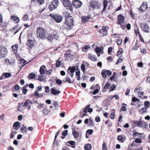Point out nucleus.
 Returning <instances> with one entry per match:
<instances>
[{
	"mask_svg": "<svg viewBox=\"0 0 150 150\" xmlns=\"http://www.w3.org/2000/svg\"><path fill=\"white\" fill-rule=\"evenodd\" d=\"M37 37L42 39H44L46 38L47 33L44 28L42 27H39L37 29Z\"/></svg>",
	"mask_w": 150,
	"mask_h": 150,
	"instance_id": "obj_1",
	"label": "nucleus"
},
{
	"mask_svg": "<svg viewBox=\"0 0 150 150\" xmlns=\"http://www.w3.org/2000/svg\"><path fill=\"white\" fill-rule=\"evenodd\" d=\"M59 32L54 30L53 33L49 34L47 37V39L51 41H52L53 39L58 40L59 38Z\"/></svg>",
	"mask_w": 150,
	"mask_h": 150,
	"instance_id": "obj_2",
	"label": "nucleus"
},
{
	"mask_svg": "<svg viewBox=\"0 0 150 150\" xmlns=\"http://www.w3.org/2000/svg\"><path fill=\"white\" fill-rule=\"evenodd\" d=\"M65 24L69 27V29L71 28L74 24L72 17L70 16H67L65 19Z\"/></svg>",
	"mask_w": 150,
	"mask_h": 150,
	"instance_id": "obj_3",
	"label": "nucleus"
},
{
	"mask_svg": "<svg viewBox=\"0 0 150 150\" xmlns=\"http://www.w3.org/2000/svg\"><path fill=\"white\" fill-rule=\"evenodd\" d=\"M118 22L121 26L122 28L124 29L125 28V25L124 23V17L121 15H119L118 16Z\"/></svg>",
	"mask_w": 150,
	"mask_h": 150,
	"instance_id": "obj_4",
	"label": "nucleus"
},
{
	"mask_svg": "<svg viewBox=\"0 0 150 150\" xmlns=\"http://www.w3.org/2000/svg\"><path fill=\"white\" fill-rule=\"evenodd\" d=\"M62 1L63 4L67 9L71 11H73L72 6L69 0H62Z\"/></svg>",
	"mask_w": 150,
	"mask_h": 150,
	"instance_id": "obj_5",
	"label": "nucleus"
},
{
	"mask_svg": "<svg viewBox=\"0 0 150 150\" xmlns=\"http://www.w3.org/2000/svg\"><path fill=\"white\" fill-rule=\"evenodd\" d=\"M7 53L6 48L4 47L0 46V59L5 57Z\"/></svg>",
	"mask_w": 150,
	"mask_h": 150,
	"instance_id": "obj_6",
	"label": "nucleus"
},
{
	"mask_svg": "<svg viewBox=\"0 0 150 150\" xmlns=\"http://www.w3.org/2000/svg\"><path fill=\"white\" fill-rule=\"evenodd\" d=\"M59 1L58 0H53L49 6V8L50 11H52L54 9L57 8L59 5Z\"/></svg>",
	"mask_w": 150,
	"mask_h": 150,
	"instance_id": "obj_7",
	"label": "nucleus"
},
{
	"mask_svg": "<svg viewBox=\"0 0 150 150\" xmlns=\"http://www.w3.org/2000/svg\"><path fill=\"white\" fill-rule=\"evenodd\" d=\"M100 6V4L99 2L95 1H91L90 4V6L93 9H98Z\"/></svg>",
	"mask_w": 150,
	"mask_h": 150,
	"instance_id": "obj_8",
	"label": "nucleus"
},
{
	"mask_svg": "<svg viewBox=\"0 0 150 150\" xmlns=\"http://www.w3.org/2000/svg\"><path fill=\"white\" fill-rule=\"evenodd\" d=\"M28 42L27 43V45L28 46L32 47L34 45L35 40L32 38V36L28 35Z\"/></svg>",
	"mask_w": 150,
	"mask_h": 150,
	"instance_id": "obj_9",
	"label": "nucleus"
},
{
	"mask_svg": "<svg viewBox=\"0 0 150 150\" xmlns=\"http://www.w3.org/2000/svg\"><path fill=\"white\" fill-rule=\"evenodd\" d=\"M50 16H52L56 22L57 23L60 22L63 19V17L62 16L59 15H53L52 16V14H50Z\"/></svg>",
	"mask_w": 150,
	"mask_h": 150,
	"instance_id": "obj_10",
	"label": "nucleus"
},
{
	"mask_svg": "<svg viewBox=\"0 0 150 150\" xmlns=\"http://www.w3.org/2000/svg\"><path fill=\"white\" fill-rule=\"evenodd\" d=\"M140 27L142 30L144 32L148 33L149 31V27L148 24L146 23H141Z\"/></svg>",
	"mask_w": 150,
	"mask_h": 150,
	"instance_id": "obj_11",
	"label": "nucleus"
},
{
	"mask_svg": "<svg viewBox=\"0 0 150 150\" xmlns=\"http://www.w3.org/2000/svg\"><path fill=\"white\" fill-rule=\"evenodd\" d=\"M72 3L74 7L77 8H80L82 5V2L78 0H74Z\"/></svg>",
	"mask_w": 150,
	"mask_h": 150,
	"instance_id": "obj_12",
	"label": "nucleus"
},
{
	"mask_svg": "<svg viewBox=\"0 0 150 150\" xmlns=\"http://www.w3.org/2000/svg\"><path fill=\"white\" fill-rule=\"evenodd\" d=\"M75 67H69L67 70L68 73L71 76V77L72 78L74 73L75 70Z\"/></svg>",
	"mask_w": 150,
	"mask_h": 150,
	"instance_id": "obj_13",
	"label": "nucleus"
},
{
	"mask_svg": "<svg viewBox=\"0 0 150 150\" xmlns=\"http://www.w3.org/2000/svg\"><path fill=\"white\" fill-rule=\"evenodd\" d=\"M136 123H137V126L139 127L146 128L148 126V124L146 122H142L137 121L136 122Z\"/></svg>",
	"mask_w": 150,
	"mask_h": 150,
	"instance_id": "obj_14",
	"label": "nucleus"
},
{
	"mask_svg": "<svg viewBox=\"0 0 150 150\" xmlns=\"http://www.w3.org/2000/svg\"><path fill=\"white\" fill-rule=\"evenodd\" d=\"M15 59L12 58L10 59H5V62L7 65L13 64L15 62Z\"/></svg>",
	"mask_w": 150,
	"mask_h": 150,
	"instance_id": "obj_15",
	"label": "nucleus"
},
{
	"mask_svg": "<svg viewBox=\"0 0 150 150\" xmlns=\"http://www.w3.org/2000/svg\"><path fill=\"white\" fill-rule=\"evenodd\" d=\"M108 29L107 27H105L104 26L102 27V29L100 30V33H102L103 35H106L108 34V32L107 29Z\"/></svg>",
	"mask_w": 150,
	"mask_h": 150,
	"instance_id": "obj_16",
	"label": "nucleus"
},
{
	"mask_svg": "<svg viewBox=\"0 0 150 150\" xmlns=\"http://www.w3.org/2000/svg\"><path fill=\"white\" fill-rule=\"evenodd\" d=\"M117 139L119 142L121 143H123L126 139L125 136L123 135H121L118 136Z\"/></svg>",
	"mask_w": 150,
	"mask_h": 150,
	"instance_id": "obj_17",
	"label": "nucleus"
},
{
	"mask_svg": "<svg viewBox=\"0 0 150 150\" xmlns=\"http://www.w3.org/2000/svg\"><path fill=\"white\" fill-rule=\"evenodd\" d=\"M147 8V5L146 4L143 3L140 8V11L141 12L146 11Z\"/></svg>",
	"mask_w": 150,
	"mask_h": 150,
	"instance_id": "obj_18",
	"label": "nucleus"
},
{
	"mask_svg": "<svg viewBox=\"0 0 150 150\" xmlns=\"http://www.w3.org/2000/svg\"><path fill=\"white\" fill-rule=\"evenodd\" d=\"M88 57L89 59L93 61H96L97 60L96 56L91 53H89Z\"/></svg>",
	"mask_w": 150,
	"mask_h": 150,
	"instance_id": "obj_19",
	"label": "nucleus"
},
{
	"mask_svg": "<svg viewBox=\"0 0 150 150\" xmlns=\"http://www.w3.org/2000/svg\"><path fill=\"white\" fill-rule=\"evenodd\" d=\"M51 90L52 93L54 95H58L60 93V92L59 90L56 89L55 87L52 88L51 89Z\"/></svg>",
	"mask_w": 150,
	"mask_h": 150,
	"instance_id": "obj_20",
	"label": "nucleus"
},
{
	"mask_svg": "<svg viewBox=\"0 0 150 150\" xmlns=\"http://www.w3.org/2000/svg\"><path fill=\"white\" fill-rule=\"evenodd\" d=\"M133 134L134 137L137 136V137H139L142 139H144V136H143V133L141 134L139 133L134 130V131Z\"/></svg>",
	"mask_w": 150,
	"mask_h": 150,
	"instance_id": "obj_21",
	"label": "nucleus"
},
{
	"mask_svg": "<svg viewBox=\"0 0 150 150\" xmlns=\"http://www.w3.org/2000/svg\"><path fill=\"white\" fill-rule=\"evenodd\" d=\"M82 22L83 23H85L86 22L91 18V17L90 16H82L81 17Z\"/></svg>",
	"mask_w": 150,
	"mask_h": 150,
	"instance_id": "obj_22",
	"label": "nucleus"
},
{
	"mask_svg": "<svg viewBox=\"0 0 150 150\" xmlns=\"http://www.w3.org/2000/svg\"><path fill=\"white\" fill-rule=\"evenodd\" d=\"M24 105L23 103H20L18 107V110L20 112H22L24 109Z\"/></svg>",
	"mask_w": 150,
	"mask_h": 150,
	"instance_id": "obj_23",
	"label": "nucleus"
},
{
	"mask_svg": "<svg viewBox=\"0 0 150 150\" xmlns=\"http://www.w3.org/2000/svg\"><path fill=\"white\" fill-rule=\"evenodd\" d=\"M31 60L29 61L28 62H27V61L25 60L24 59H21L19 61L21 62V63L22 64V66L21 67V69L23 67H24L26 64H28V63L30 62Z\"/></svg>",
	"mask_w": 150,
	"mask_h": 150,
	"instance_id": "obj_24",
	"label": "nucleus"
},
{
	"mask_svg": "<svg viewBox=\"0 0 150 150\" xmlns=\"http://www.w3.org/2000/svg\"><path fill=\"white\" fill-rule=\"evenodd\" d=\"M45 69L46 67L45 65H42L40 67V72L41 74H43L45 73Z\"/></svg>",
	"mask_w": 150,
	"mask_h": 150,
	"instance_id": "obj_25",
	"label": "nucleus"
},
{
	"mask_svg": "<svg viewBox=\"0 0 150 150\" xmlns=\"http://www.w3.org/2000/svg\"><path fill=\"white\" fill-rule=\"evenodd\" d=\"M11 18L13 20L15 23H18L20 21L19 18L16 16L13 15L11 16Z\"/></svg>",
	"mask_w": 150,
	"mask_h": 150,
	"instance_id": "obj_26",
	"label": "nucleus"
},
{
	"mask_svg": "<svg viewBox=\"0 0 150 150\" xmlns=\"http://www.w3.org/2000/svg\"><path fill=\"white\" fill-rule=\"evenodd\" d=\"M33 95L38 98H40L42 97L43 94L42 93H38L37 91H35Z\"/></svg>",
	"mask_w": 150,
	"mask_h": 150,
	"instance_id": "obj_27",
	"label": "nucleus"
},
{
	"mask_svg": "<svg viewBox=\"0 0 150 150\" xmlns=\"http://www.w3.org/2000/svg\"><path fill=\"white\" fill-rule=\"evenodd\" d=\"M33 103L29 99L26 100L24 103V106L27 107L30 105H31Z\"/></svg>",
	"mask_w": 150,
	"mask_h": 150,
	"instance_id": "obj_28",
	"label": "nucleus"
},
{
	"mask_svg": "<svg viewBox=\"0 0 150 150\" xmlns=\"http://www.w3.org/2000/svg\"><path fill=\"white\" fill-rule=\"evenodd\" d=\"M72 134L75 139L78 138L79 136V133L74 130H73Z\"/></svg>",
	"mask_w": 150,
	"mask_h": 150,
	"instance_id": "obj_29",
	"label": "nucleus"
},
{
	"mask_svg": "<svg viewBox=\"0 0 150 150\" xmlns=\"http://www.w3.org/2000/svg\"><path fill=\"white\" fill-rule=\"evenodd\" d=\"M123 52V51L122 48H120L117 53V56L118 57H120L122 56V54Z\"/></svg>",
	"mask_w": 150,
	"mask_h": 150,
	"instance_id": "obj_30",
	"label": "nucleus"
},
{
	"mask_svg": "<svg viewBox=\"0 0 150 150\" xmlns=\"http://www.w3.org/2000/svg\"><path fill=\"white\" fill-rule=\"evenodd\" d=\"M18 47V45L16 44L12 46V48L13 52L16 53L17 52V50Z\"/></svg>",
	"mask_w": 150,
	"mask_h": 150,
	"instance_id": "obj_31",
	"label": "nucleus"
},
{
	"mask_svg": "<svg viewBox=\"0 0 150 150\" xmlns=\"http://www.w3.org/2000/svg\"><path fill=\"white\" fill-rule=\"evenodd\" d=\"M127 105L124 103H123L122 105L121 110L122 111H126L127 110L126 108Z\"/></svg>",
	"mask_w": 150,
	"mask_h": 150,
	"instance_id": "obj_32",
	"label": "nucleus"
},
{
	"mask_svg": "<svg viewBox=\"0 0 150 150\" xmlns=\"http://www.w3.org/2000/svg\"><path fill=\"white\" fill-rule=\"evenodd\" d=\"M63 81L64 82H67L70 83H72L71 79L68 77L65 78L63 80Z\"/></svg>",
	"mask_w": 150,
	"mask_h": 150,
	"instance_id": "obj_33",
	"label": "nucleus"
},
{
	"mask_svg": "<svg viewBox=\"0 0 150 150\" xmlns=\"http://www.w3.org/2000/svg\"><path fill=\"white\" fill-rule=\"evenodd\" d=\"M108 3V1H107L106 0H105L103 1V5H104V7L103 9V10H102V12L104 11L107 6Z\"/></svg>",
	"mask_w": 150,
	"mask_h": 150,
	"instance_id": "obj_34",
	"label": "nucleus"
},
{
	"mask_svg": "<svg viewBox=\"0 0 150 150\" xmlns=\"http://www.w3.org/2000/svg\"><path fill=\"white\" fill-rule=\"evenodd\" d=\"M53 104L56 109H58L59 108V103L58 102L54 101Z\"/></svg>",
	"mask_w": 150,
	"mask_h": 150,
	"instance_id": "obj_35",
	"label": "nucleus"
},
{
	"mask_svg": "<svg viewBox=\"0 0 150 150\" xmlns=\"http://www.w3.org/2000/svg\"><path fill=\"white\" fill-rule=\"evenodd\" d=\"M134 31L137 35L138 34L139 36V37H140L141 35L139 32V29L137 26H136V27L135 28Z\"/></svg>",
	"mask_w": 150,
	"mask_h": 150,
	"instance_id": "obj_36",
	"label": "nucleus"
},
{
	"mask_svg": "<svg viewBox=\"0 0 150 150\" xmlns=\"http://www.w3.org/2000/svg\"><path fill=\"white\" fill-rule=\"evenodd\" d=\"M102 47L101 48L100 47H97L95 48V51L97 54L101 52L102 50H103L102 49Z\"/></svg>",
	"mask_w": 150,
	"mask_h": 150,
	"instance_id": "obj_37",
	"label": "nucleus"
},
{
	"mask_svg": "<svg viewBox=\"0 0 150 150\" xmlns=\"http://www.w3.org/2000/svg\"><path fill=\"white\" fill-rule=\"evenodd\" d=\"M84 148L86 150H90L91 148V145L90 144H86Z\"/></svg>",
	"mask_w": 150,
	"mask_h": 150,
	"instance_id": "obj_38",
	"label": "nucleus"
},
{
	"mask_svg": "<svg viewBox=\"0 0 150 150\" xmlns=\"http://www.w3.org/2000/svg\"><path fill=\"white\" fill-rule=\"evenodd\" d=\"M139 47V44L137 42L135 45L134 46V47L132 48V50H138Z\"/></svg>",
	"mask_w": 150,
	"mask_h": 150,
	"instance_id": "obj_39",
	"label": "nucleus"
},
{
	"mask_svg": "<svg viewBox=\"0 0 150 150\" xmlns=\"http://www.w3.org/2000/svg\"><path fill=\"white\" fill-rule=\"evenodd\" d=\"M107 70H103L101 72L102 76L103 78H105L107 75Z\"/></svg>",
	"mask_w": 150,
	"mask_h": 150,
	"instance_id": "obj_40",
	"label": "nucleus"
},
{
	"mask_svg": "<svg viewBox=\"0 0 150 150\" xmlns=\"http://www.w3.org/2000/svg\"><path fill=\"white\" fill-rule=\"evenodd\" d=\"M45 0H36V3L37 4L42 5L44 3Z\"/></svg>",
	"mask_w": 150,
	"mask_h": 150,
	"instance_id": "obj_41",
	"label": "nucleus"
},
{
	"mask_svg": "<svg viewBox=\"0 0 150 150\" xmlns=\"http://www.w3.org/2000/svg\"><path fill=\"white\" fill-rule=\"evenodd\" d=\"M3 75H4V77L5 78H8L11 76V74L9 73H4Z\"/></svg>",
	"mask_w": 150,
	"mask_h": 150,
	"instance_id": "obj_42",
	"label": "nucleus"
},
{
	"mask_svg": "<svg viewBox=\"0 0 150 150\" xmlns=\"http://www.w3.org/2000/svg\"><path fill=\"white\" fill-rule=\"evenodd\" d=\"M29 76L30 77L31 79H33L35 78V75L34 73H32L29 75Z\"/></svg>",
	"mask_w": 150,
	"mask_h": 150,
	"instance_id": "obj_43",
	"label": "nucleus"
},
{
	"mask_svg": "<svg viewBox=\"0 0 150 150\" xmlns=\"http://www.w3.org/2000/svg\"><path fill=\"white\" fill-rule=\"evenodd\" d=\"M21 130L23 132H26L27 131V129L26 127L23 126L21 127Z\"/></svg>",
	"mask_w": 150,
	"mask_h": 150,
	"instance_id": "obj_44",
	"label": "nucleus"
},
{
	"mask_svg": "<svg viewBox=\"0 0 150 150\" xmlns=\"http://www.w3.org/2000/svg\"><path fill=\"white\" fill-rule=\"evenodd\" d=\"M28 16L26 14L24 15L23 18V21H27L28 19Z\"/></svg>",
	"mask_w": 150,
	"mask_h": 150,
	"instance_id": "obj_45",
	"label": "nucleus"
},
{
	"mask_svg": "<svg viewBox=\"0 0 150 150\" xmlns=\"http://www.w3.org/2000/svg\"><path fill=\"white\" fill-rule=\"evenodd\" d=\"M102 150H108L105 143H103V144Z\"/></svg>",
	"mask_w": 150,
	"mask_h": 150,
	"instance_id": "obj_46",
	"label": "nucleus"
},
{
	"mask_svg": "<svg viewBox=\"0 0 150 150\" xmlns=\"http://www.w3.org/2000/svg\"><path fill=\"white\" fill-rule=\"evenodd\" d=\"M149 102L148 101H146L144 102V105L145 107L146 108L149 107Z\"/></svg>",
	"mask_w": 150,
	"mask_h": 150,
	"instance_id": "obj_47",
	"label": "nucleus"
},
{
	"mask_svg": "<svg viewBox=\"0 0 150 150\" xmlns=\"http://www.w3.org/2000/svg\"><path fill=\"white\" fill-rule=\"evenodd\" d=\"M90 48V47L89 45H87L85 46L84 48L82 49V50L84 52H85V51H84V50H88Z\"/></svg>",
	"mask_w": 150,
	"mask_h": 150,
	"instance_id": "obj_48",
	"label": "nucleus"
},
{
	"mask_svg": "<svg viewBox=\"0 0 150 150\" xmlns=\"http://www.w3.org/2000/svg\"><path fill=\"white\" fill-rule=\"evenodd\" d=\"M122 42L121 39H119L117 40L116 42L118 45H120L121 44Z\"/></svg>",
	"mask_w": 150,
	"mask_h": 150,
	"instance_id": "obj_49",
	"label": "nucleus"
},
{
	"mask_svg": "<svg viewBox=\"0 0 150 150\" xmlns=\"http://www.w3.org/2000/svg\"><path fill=\"white\" fill-rule=\"evenodd\" d=\"M132 100L133 102H135L136 101H138V103H139L140 101V100L138 98H136L135 97H133L132 98Z\"/></svg>",
	"mask_w": 150,
	"mask_h": 150,
	"instance_id": "obj_50",
	"label": "nucleus"
},
{
	"mask_svg": "<svg viewBox=\"0 0 150 150\" xmlns=\"http://www.w3.org/2000/svg\"><path fill=\"white\" fill-rule=\"evenodd\" d=\"M20 124V122H15L13 125V127H18Z\"/></svg>",
	"mask_w": 150,
	"mask_h": 150,
	"instance_id": "obj_51",
	"label": "nucleus"
},
{
	"mask_svg": "<svg viewBox=\"0 0 150 150\" xmlns=\"http://www.w3.org/2000/svg\"><path fill=\"white\" fill-rule=\"evenodd\" d=\"M90 106V105H89L87 106L86 108H85V109L83 110V111L84 112L86 113L88 112V108Z\"/></svg>",
	"mask_w": 150,
	"mask_h": 150,
	"instance_id": "obj_52",
	"label": "nucleus"
},
{
	"mask_svg": "<svg viewBox=\"0 0 150 150\" xmlns=\"http://www.w3.org/2000/svg\"><path fill=\"white\" fill-rule=\"evenodd\" d=\"M116 75V74L115 72H113V74L111 77H110V79L111 80H113L115 77Z\"/></svg>",
	"mask_w": 150,
	"mask_h": 150,
	"instance_id": "obj_53",
	"label": "nucleus"
},
{
	"mask_svg": "<svg viewBox=\"0 0 150 150\" xmlns=\"http://www.w3.org/2000/svg\"><path fill=\"white\" fill-rule=\"evenodd\" d=\"M110 86V85L109 83H107L104 86V88L105 89H108L109 88Z\"/></svg>",
	"mask_w": 150,
	"mask_h": 150,
	"instance_id": "obj_54",
	"label": "nucleus"
},
{
	"mask_svg": "<svg viewBox=\"0 0 150 150\" xmlns=\"http://www.w3.org/2000/svg\"><path fill=\"white\" fill-rule=\"evenodd\" d=\"M122 62V59L121 58H119L116 61V64H118L120 63H121Z\"/></svg>",
	"mask_w": 150,
	"mask_h": 150,
	"instance_id": "obj_55",
	"label": "nucleus"
},
{
	"mask_svg": "<svg viewBox=\"0 0 150 150\" xmlns=\"http://www.w3.org/2000/svg\"><path fill=\"white\" fill-rule=\"evenodd\" d=\"M42 87L41 86H40L37 88L36 89L35 91H37L38 92H40L42 90Z\"/></svg>",
	"mask_w": 150,
	"mask_h": 150,
	"instance_id": "obj_56",
	"label": "nucleus"
},
{
	"mask_svg": "<svg viewBox=\"0 0 150 150\" xmlns=\"http://www.w3.org/2000/svg\"><path fill=\"white\" fill-rule=\"evenodd\" d=\"M61 62L60 61H57L56 63V66L57 67H59L61 65Z\"/></svg>",
	"mask_w": 150,
	"mask_h": 150,
	"instance_id": "obj_57",
	"label": "nucleus"
},
{
	"mask_svg": "<svg viewBox=\"0 0 150 150\" xmlns=\"http://www.w3.org/2000/svg\"><path fill=\"white\" fill-rule=\"evenodd\" d=\"M67 133H68V130H65L63 132L62 134L63 135L66 136L67 135Z\"/></svg>",
	"mask_w": 150,
	"mask_h": 150,
	"instance_id": "obj_58",
	"label": "nucleus"
},
{
	"mask_svg": "<svg viewBox=\"0 0 150 150\" xmlns=\"http://www.w3.org/2000/svg\"><path fill=\"white\" fill-rule=\"evenodd\" d=\"M100 90H99L98 89H96L93 91V92L92 93V94L93 95H96L97 93H98V92Z\"/></svg>",
	"mask_w": 150,
	"mask_h": 150,
	"instance_id": "obj_59",
	"label": "nucleus"
},
{
	"mask_svg": "<svg viewBox=\"0 0 150 150\" xmlns=\"http://www.w3.org/2000/svg\"><path fill=\"white\" fill-rule=\"evenodd\" d=\"M134 141L136 143H141L142 142L141 139H139V138L136 139Z\"/></svg>",
	"mask_w": 150,
	"mask_h": 150,
	"instance_id": "obj_60",
	"label": "nucleus"
},
{
	"mask_svg": "<svg viewBox=\"0 0 150 150\" xmlns=\"http://www.w3.org/2000/svg\"><path fill=\"white\" fill-rule=\"evenodd\" d=\"M49 112V111L48 110L45 109L43 110V113L45 115H47Z\"/></svg>",
	"mask_w": 150,
	"mask_h": 150,
	"instance_id": "obj_61",
	"label": "nucleus"
},
{
	"mask_svg": "<svg viewBox=\"0 0 150 150\" xmlns=\"http://www.w3.org/2000/svg\"><path fill=\"white\" fill-rule=\"evenodd\" d=\"M116 87V86H114V85L112 86H111V87L110 89V91H114V89H115V88Z\"/></svg>",
	"mask_w": 150,
	"mask_h": 150,
	"instance_id": "obj_62",
	"label": "nucleus"
},
{
	"mask_svg": "<svg viewBox=\"0 0 150 150\" xmlns=\"http://www.w3.org/2000/svg\"><path fill=\"white\" fill-rule=\"evenodd\" d=\"M49 88H50L48 86L45 87V92L46 93H48L49 92H50V90H49Z\"/></svg>",
	"mask_w": 150,
	"mask_h": 150,
	"instance_id": "obj_63",
	"label": "nucleus"
},
{
	"mask_svg": "<svg viewBox=\"0 0 150 150\" xmlns=\"http://www.w3.org/2000/svg\"><path fill=\"white\" fill-rule=\"evenodd\" d=\"M86 132L90 134H91L93 132V130L92 129H88Z\"/></svg>",
	"mask_w": 150,
	"mask_h": 150,
	"instance_id": "obj_64",
	"label": "nucleus"
}]
</instances>
